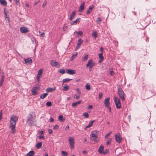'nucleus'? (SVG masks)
Masks as SVG:
<instances>
[{
	"instance_id": "f257e3e1",
	"label": "nucleus",
	"mask_w": 156,
	"mask_h": 156,
	"mask_svg": "<svg viewBox=\"0 0 156 156\" xmlns=\"http://www.w3.org/2000/svg\"><path fill=\"white\" fill-rule=\"evenodd\" d=\"M18 120L17 117L14 115H12L11 116L10 120V126L11 128V132L12 133H14L15 132V126L16 122Z\"/></svg>"
},
{
	"instance_id": "f03ea898",
	"label": "nucleus",
	"mask_w": 156,
	"mask_h": 156,
	"mask_svg": "<svg viewBox=\"0 0 156 156\" xmlns=\"http://www.w3.org/2000/svg\"><path fill=\"white\" fill-rule=\"evenodd\" d=\"M33 118L32 114H30L29 116L27 117V122L28 124L31 126L36 125V120L34 119H33Z\"/></svg>"
},
{
	"instance_id": "7ed1b4c3",
	"label": "nucleus",
	"mask_w": 156,
	"mask_h": 156,
	"mask_svg": "<svg viewBox=\"0 0 156 156\" xmlns=\"http://www.w3.org/2000/svg\"><path fill=\"white\" fill-rule=\"evenodd\" d=\"M118 94L122 101H124L126 95L121 88H118Z\"/></svg>"
},
{
	"instance_id": "20e7f679",
	"label": "nucleus",
	"mask_w": 156,
	"mask_h": 156,
	"mask_svg": "<svg viewBox=\"0 0 156 156\" xmlns=\"http://www.w3.org/2000/svg\"><path fill=\"white\" fill-rule=\"evenodd\" d=\"M114 102L116 105V107L117 109H119L121 108V104L119 99L116 97H114Z\"/></svg>"
},
{
	"instance_id": "39448f33",
	"label": "nucleus",
	"mask_w": 156,
	"mask_h": 156,
	"mask_svg": "<svg viewBox=\"0 0 156 156\" xmlns=\"http://www.w3.org/2000/svg\"><path fill=\"white\" fill-rule=\"evenodd\" d=\"M115 138L116 141L118 143L120 144L122 141V138L120 133H117L115 135Z\"/></svg>"
},
{
	"instance_id": "423d86ee",
	"label": "nucleus",
	"mask_w": 156,
	"mask_h": 156,
	"mask_svg": "<svg viewBox=\"0 0 156 156\" xmlns=\"http://www.w3.org/2000/svg\"><path fill=\"white\" fill-rule=\"evenodd\" d=\"M69 141L70 147L71 149H73L74 147V139L73 137H69L68 139Z\"/></svg>"
},
{
	"instance_id": "0eeeda50",
	"label": "nucleus",
	"mask_w": 156,
	"mask_h": 156,
	"mask_svg": "<svg viewBox=\"0 0 156 156\" xmlns=\"http://www.w3.org/2000/svg\"><path fill=\"white\" fill-rule=\"evenodd\" d=\"M43 71V69H41L39 70L38 71L37 76V80L38 82H39L40 81V79L41 76Z\"/></svg>"
},
{
	"instance_id": "6e6552de",
	"label": "nucleus",
	"mask_w": 156,
	"mask_h": 156,
	"mask_svg": "<svg viewBox=\"0 0 156 156\" xmlns=\"http://www.w3.org/2000/svg\"><path fill=\"white\" fill-rule=\"evenodd\" d=\"M20 31L22 33L25 34L29 31V29L26 27H22L20 28Z\"/></svg>"
},
{
	"instance_id": "1a4fd4ad",
	"label": "nucleus",
	"mask_w": 156,
	"mask_h": 156,
	"mask_svg": "<svg viewBox=\"0 0 156 156\" xmlns=\"http://www.w3.org/2000/svg\"><path fill=\"white\" fill-rule=\"evenodd\" d=\"M39 90V87L37 86H36L33 87L31 90V93L33 95H35L36 94L37 92V90Z\"/></svg>"
},
{
	"instance_id": "9d476101",
	"label": "nucleus",
	"mask_w": 156,
	"mask_h": 156,
	"mask_svg": "<svg viewBox=\"0 0 156 156\" xmlns=\"http://www.w3.org/2000/svg\"><path fill=\"white\" fill-rule=\"evenodd\" d=\"M110 98L108 97L105 99L104 102L106 107H108L110 106Z\"/></svg>"
},
{
	"instance_id": "9b49d317",
	"label": "nucleus",
	"mask_w": 156,
	"mask_h": 156,
	"mask_svg": "<svg viewBox=\"0 0 156 156\" xmlns=\"http://www.w3.org/2000/svg\"><path fill=\"white\" fill-rule=\"evenodd\" d=\"M95 65V63L93 62V60L92 59H90L88 62V63L86 65V67H87L89 66H90L92 67Z\"/></svg>"
},
{
	"instance_id": "f8f14e48",
	"label": "nucleus",
	"mask_w": 156,
	"mask_h": 156,
	"mask_svg": "<svg viewBox=\"0 0 156 156\" xmlns=\"http://www.w3.org/2000/svg\"><path fill=\"white\" fill-rule=\"evenodd\" d=\"M50 64L52 66H57L58 65H59H59L58 62L54 60H51L50 62Z\"/></svg>"
},
{
	"instance_id": "ddd939ff",
	"label": "nucleus",
	"mask_w": 156,
	"mask_h": 156,
	"mask_svg": "<svg viewBox=\"0 0 156 156\" xmlns=\"http://www.w3.org/2000/svg\"><path fill=\"white\" fill-rule=\"evenodd\" d=\"M67 73L70 75H73L76 73V71L73 69H66Z\"/></svg>"
},
{
	"instance_id": "4468645a",
	"label": "nucleus",
	"mask_w": 156,
	"mask_h": 156,
	"mask_svg": "<svg viewBox=\"0 0 156 156\" xmlns=\"http://www.w3.org/2000/svg\"><path fill=\"white\" fill-rule=\"evenodd\" d=\"M83 41L82 39H81L80 38L78 40V42L77 43V46L76 47V50H77V49L79 48L80 46L81 45Z\"/></svg>"
},
{
	"instance_id": "2eb2a0df",
	"label": "nucleus",
	"mask_w": 156,
	"mask_h": 156,
	"mask_svg": "<svg viewBox=\"0 0 156 156\" xmlns=\"http://www.w3.org/2000/svg\"><path fill=\"white\" fill-rule=\"evenodd\" d=\"M24 61H25V63L26 64H29L30 65L32 62V60L30 58L25 59Z\"/></svg>"
},
{
	"instance_id": "dca6fc26",
	"label": "nucleus",
	"mask_w": 156,
	"mask_h": 156,
	"mask_svg": "<svg viewBox=\"0 0 156 156\" xmlns=\"http://www.w3.org/2000/svg\"><path fill=\"white\" fill-rule=\"evenodd\" d=\"M85 5V3L83 2L82 3L81 5L80 6L79 8V11L80 12H82L83 9L84 8V5Z\"/></svg>"
},
{
	"instance_id": "f3484780",
	"label": "nucleus",
	"mask_w": 156,
	"mask_h": 156,
	"mask_svg": "<svg viewBox=\"0 0 156 156\" xmlns=\"http://www.w3.org/2000/svg\"><path fill=\"white\" fill-rule=\"evenodd\" d=\"M90 138L92 140H95V139L97 137V136L96 135V133H94V132L93 133H92L90 135Z\"/></svg>"
},
{
	"instance_id": "a211bd4d",
	"label": "nucleus",
	"mask_w": 156,
	"mask_h": 156,
	"mask_svg": "<svg viewBox=\"0 0 156 156\" xmlns=\"http://www.w3.org/2000/svg\"><path fill=\"white\" fill-rule=\"evenodd\" d=\"M56 90V87H54L53 88H51V87L48 88L46 89V92H51Z\"/></svg>"
},
{
	"instance_id": "6ab92c4d",
	"label": "nucleus",
	"mask_w": 156,
	"mask_h": 156,
	"mask_svg": "<svg viewBox=\"0 0 156 156\" xmlns=\"http://www.w3.org/2000/svg\"><path fill=\"white\" fill-rule=\"evenodd\" d=\"M95 122V120H92V121H90L89 122L88 125L84 129L85 130L87 128H90V127H91L92 126L93 123L94 122Z\"/></svg>"
},
{
	"instance_id": "aec40b11",
	"label": "nucleus",
	"mask_w": 156,
	"mask_h": 156,
	"mask_svg": "<svg viewBox=\"0 0 156 156\" xmlns=\"http://www.w3.org/2000/svg\"><path fill=\"white\" fill-rule=\"evenodd\" d=\"M99 57L100 58V60L99 61V62L100 63L103 60L104 57L103 56V53H99Z\"/></svg>"
},
{
	"instance_id": "412c9836",
	"label": "nucleus",
	"mask_w": 156,
	"mask_h": 156,
	"mask_svg": "<svg viewBox=\"0 0 156 156\" xmlns=\"http://www.w3.org/2000/svg\"><path fill=\"white\" fill-rule=\"evenodd\" d=\"M104 149V146L103 145H101L98 149V151L100 153H102Z\"/></svg>"
},
{
	"instance_id": "4be33fe9",
	"label": "nucleus",
	"mask_w": 156,
	"mask_h": 156,
	"mask_svg": "<svg viewBox=\"0 0 156 156\" xmlns=\"http://www.w3.org/2000/svg\"><path fill=\"white\" fill-rule=\"evenodd\" d=\"M5 78L4 75H2L1 77V80L0 82V87L2 86L3 84V82Z\"/></svg>"
},
{
	"instance_id": "5701e85b",
	"label": "nucleus",
	"mask_w": 156,
	"mask_h": 156,
	"mask_svg": "<svg viewBox=\"0 0 156 156\" xmlns=\"http://www.w3.org/2000/svg\"><path fill=\"white\" fill-rule=\"evenodd\" d=\"M76 12L74 11L72 12V14L70 15V17L69 18V20L70 21L72 20L74 18L75 15H76Z\"/></svg>"
},
{
	"instance_id": "b1692460",
	"label": "nucleus",
	"mask_w": 156,
	"mask_h": 156,
	"mask_svg": "<svg viewBox=\"0 0 156 156\" xmlns=\"http://www.w3.org/2000/svg\"><path fill=\"white\" fill-rule=\"evenodd\" d=\"M35 154V152L33 150L29 151L27 154V156H33Z\"/></svg>"
},
{
	"instance_id": "393cba45",
	"label": "nucleus",
	"mask_w": 156,
	"mask_h": 156,
	"mask_svg": "<svg viewBox=\"0 0 156 156\" xmlns=\"http://www.w3.org/2000/svg\"><path fill=\"white\" fill-rule=\"evenodd\" d=\"M81 101H82L81 100H80V101H77L76 102H75L74 103H73L72 104V106L73 107H75L78 104H80V103L81 102Z\"/></svg>"
},
{
	"instance_id": "a878e982",
	"label": "nucleus",
	"mask_w": 156,
	"mask_h": 156,
	"mask_svg": "<svg viewBox=\"0 0 156 156\" xmlns=\"http://www.w3.org/2000/svg\"><path fill=\"white\" fill-rule=\"evenodd\" d=\"M94 8V6L93 5H92L90 7L87 12V14L88 15H89Z\"/></svg>"
},
{
	"instance_id": "bb28decb",
	"label": "nucleus",
	"mask_w": 156,
	"mask_h": 156,
	"mask_svg": "<svg viewBox=\"0 0 156 156\" xmlns=\"http://www.w3.org/2000/svg\"><path fill=\"white\" fill-rule=\"evenodd\" d=\"M58 119L61 122H63L65 120V118H64L63 116L62 115H60L59 116Z\"/></svg>"
},
{
	"instance_id": "cd10ccee",
	"label": "nucleus",
	"mask_w": 156,
	"mask_h": 156,
	"mask_svg": "<svg viewBox=\"0 0 156 156\" xmlns=\"http://www.w3.org/2000/svg\"><path fill=\"white\" fill-rule=\"evenodd\" d=\"M77 55V53L76 52L74 53L72 55V56L70 60L72 61L76 57Z\"/></svg>"
},
{
	"instance_id": "c85d7f7f",
	"label": "nucleus",
	"mask_w": 156,
	"mask_h": 156,
	"mask_svg": "<svg viewBox=\"0 0 156 156\" xmlns=\"http://www.w3.org/2000/svg\"><path fill=\"white\" fill-rule=\"evenodd\" d=\"M0 3L2 5H6L7 4L5 0H0Z\"/></svg>"
},
{
	"instance_id": "c756f323",
	"label": "nucleus",
	"mask_w": 156,
	"mask_h": 156,
	"mask_svg": "<svg viewBox=\"0 0 156 156\" xmlns=\"http://www.w3.org/2000/svg\"><path fill=\"white\" fill-rule=\"evenodd\" d=\"M80 18H77L76 20L74 21H72L71 23V25H73L74 24H76L77 22L80 20Z\"/></svg>"
},
{
	"instance_id": "7c9ffc66",
	"label": "nucleus",
	"mask_w": 156,
	"mask_h": 156,
	"mask_svg": "<svg viewBox=\"0 0 156 156\" xmlns=\"http://www.w3.org/2000/svg\"><path fill=\"white\" fill-rule=\"evenodd\" d=\"M48 94L47 93H44L41 94L40 96V98L41 99H44V98Z\"/></svg>"
},
{
	"instance_id": "2f4dec72",
	"label": "nucleus",
	"mask_w": 156,
	"mask_h": 156,
	"mask_svg": "<svg viewBox=\"0 0 156 156\" xmlns=\"http://www.w3.org/2000/svg\"><path fill=\"white\" fill-rule=\"evenodd\" d=\"M42 147V143L41 142L38 143L36 145V147L37 148H40Z\"/></svg>"
},
{
	"instance_id": "473e14b6",
	"label": "nucleus",
	"mask_w": 156,
	"mask_h": 156,
	"mask_svg": "<svg viewBox=\"0 0 156 156\" xmlns=\"http://www.w3.org/2000/svg\"><path fill=\"white\" fill-rule=\"evenodd\" d=\"M58 72L62 74H64L65 72V70L64 69H60L58 70Z\"/></svg>"
},
{
	"instance_id": "72a5a7b5",
	"label": "nucleus",
	"mask_w": 156,
	"mask_h": 156,
	"mask_svg": "<svg viewBox=\"0 0 156 156\" xmlns=\"http://www.w3.org/2000/svg\"><path fill=\"white\" fill-rule=\"evenodd\" d=\"M102 21V19L100 17H98L96 20V22L98 24H100Z\"/></svg>"
},
{
	"instance_id": "f704fd0d",
	"label": "nucleus",
	"mask_w": 156,
	"mask_h": 156,
	"mask_svg": "<svg viewBox=\"0 0 156 156\" xmlns=\"http://www.w3.org/2000/svg\"><path fill=\"white\" fill-rule=\"evenodd\" d=\"M92 35L95 38L97 36V33L96 31H93L92 33Z\"/></svg>"
},
{
	"instance_id": "c9c22d12",
	"label": "nucleus",
	"mask_w": 156,
	"mask_h": 156,
	"mask_svg": "<svg viewBox=\"0 0 156 156\" xmlns=\"http://www.w3.org/2000/svg\"><path fill=\"white\" fill-rule=\"evenodd\" d=\"M65 86L63 87V90L64 91H66L69 89V87L66 84L64 85Z\"/></svg>"
},
{
	"instance_id": "e433bc0d",
	"label": "nucleus",
	"mask_w": 156,
	"mask_h": 156,
	"mask_svg": "<svg viewBox=\"0 0 156 156\" xmlns=\"http://www.w3.org/2000/svg\"><path fill=\"white\" fill-rule=\"evenodd\" d=\"M61 153L62 154L63 156H67L68 155V153L67 152L64 151H61Z\"/></svg>"
},
{
	"instance_id": "4c0bfd02",
	"label": "nucleus",
	"mask_w": 156,
	"mask_h": 156,
	"mask_svg": "<svg viewBox=\"0 0 156 156\" xmlns=\"http://www.w3.org/2000/svg\"><path fill=\"white\" fill-rule=\"evenodd\" d=\"M88 55H86L84 57L82 58V60L83 61H86L88 58Z\"/></svg>"
},
{
	"instance_id": "58836bf2",
	"label": "nucleus",
	"mask_w": 156,
	"mask_h": 156,
	"mask_svg": "<svg viewBox=\"0 0 156 156\" xmlns=\"http://www.w3.org/2000/svg\"><path fill=\"white\" fill-rule=\"evenodd\" d=\"M72 80V79H70L69 78H67L65 79H64L63 80V82L64 83L66 82L69 81V80Z\"/></svg>"
},
{
	"instance_id": "ea45409f",
	"label": "nucleus",
	"mask_w": 156,
	"mask_h": 156,
	"mask_svg": "<svg viewBox=\"0 0 156 156\" xmlns=\"http://www.w3.org/2000/svg\"><path fill=\"white\" fill-rule=\"evenodd\" d=\"M83 115V116H84L85 118H88L89 116V115L87 112L84 113Z\"/></svg>"
},
{
	"instance_id": "a19ab883",
	"label": "nucleus",
	"mask_w": 156,
	"mask_h": 156,
	"mask_svg": "<svg viewBox=\"0 0 156 156\" xmlns=\"http://www.w3.org/2000/svg\"><path fill=\"white\" fill-rule=\"evenodd\" d=\"M86 89L87 90H90V86L88 84H87L85 86Z\"/></svg>"
},
{
	"instance_id": "79ce46f5",
	"label": "nucleus",
	"mask_w": 156,
	"mask_h": 156,
	"mask_svg": "<svg viewBox=\"0 0 156 156\" xmlns=\"http://www.w3.org/2000/svg\"><path fill=\"white\" fill-rule=\"evenodd\" d=\"M39 33L41 37H44V32H41L40 31H39Z\"/></svg>"
},
{
	"instance_id": "37998d69",
	"label": "nucleus",
	"mask_w": 156,
	"mask_h": 156,
	"mask_svg": "<svg viewBox=\"0 0 156 156\" xmlns=\"http://www.w3.org/2000/svg\"><path fill=\"white\" fill-rule=\"evenodd\" d=\"M111 142V138H108L107 140L106 143L107 145L109 144Z\"/></svg>"
},
{
	"instance_id": "c03bdc74",
	"label": "nucleus",
	"mask_w": 156,
	"mask_h": 156,
	"mask_svg": "<svg viewBox=\"0 0 156 156\" xmlns=\"http://www.w3.org/2000/svg\"><path fill=\"white\" fill-rule=\"evenodd\" d=\"M77 34L78 35H80L81 36H83V32H82V31H81V30H79V31H78L77 32Z\"/></svg>"
},
{
	"instance_id": "a18cd8bd",
	"label": "nucleus",
	"mask_w": 156,
	"mask_h": 156,
	"mask_svg": "<svg viewBox=\"0 0 156 156\" xmlns=\"http://www.w3.org/2000/svg\"><path fill=\"white\" fill-rule=\"evenodd\" d=\"M59 128V126L58 125H56L53 126V129L55 130L58 129Z\"/></svg>"
},
{
	"instance_id": "49530a36",
	"label": "nucleus",
	"mask_w": 156,
	"mask_h": 156,
	"mask_svg": "<svg viewBox=\"0 0 156 156\" xmlns=\"http://www.w3.org/2000/svg\"><path fill=\"white\" fill-rule=\"evenodd\" d=\"M52 104L51 102L48 101L46 103V105L48 106H51Z\"/></svg>"
},
{
	"instance_id": "de8ad7c7",
	"label": "nucleus",
	"mask_w": 156,
	"mask_h": 156,
	"mask_svg": "<svg viewBox=\"0 0 156 156\" xmlns=\"http://www.w3.org/2000/svg\"><path fill=\"white\" fill-rule=\"evenodd\" d=\"M37 137L39 139H45V138L44 137V136L43 135H41V136H37Z\"/></svg>"
},
{
	"instance_id": "09e8293b",
	"label": "nucleus",
	"mask_w": 156,
	"mask_h": 156,
	"mask_svg": "<svg viewBox=\"0 0 156 156\" xmlns=\"http://www.w3.org/2000/svg\"><path fill=\"white\" fill-rule=\"evenodd\" d=\"M108 150L107 149L105 150V151H103L102 153L104 154H107L108 152Z\"/></svg>"
},
{
	"instance_id": "8fccbe9b",
	"label": "nucleus",
	"mask_w": 156,
	"mask_h": 156,
	"mask_svg": "<svg viewBox=\"0 0 156 156\" xmlns=\"http://www.w3.org/2000/svg\"><path fill=\"white\" fill-rule=\"evenodd\" d=\"M103 94L102 93H100L99 94V99H101L102 97Z\"/></svg>"
},
{
	"instance_id": "3c124183",
	"label": "nucleus",
	"mask_w": 156,
	"mask_h": 156,
	"mask_svg": "<svg viewBox=\"0 0 156 156\" xmlns=\"http://www.w3.org/2000/svg\"><path fill=\"white\" fill-rule=\"evenodd\" d=\"M14 1L17 5H20L19 0H14Z\"/></svg>"
},
{
	"instance_id": "603ef678",
	"label": "nucleus",
	"mask_w": 156,
	"mask_h": 156,
	"mask_svg": "<svg viewBox=\"0 0 156 156\" xmlns=\"http://www.w3.org/2000/svg\"><path fill=\"white\" fill-rule=\"evenodd\" d=\"M80 95H79H79H75L74 96V98H75V99H79L80 98Z\"/></svg>"
},
{
	"instance_id": "864d4df0",
	"label": "nucleus",
	"mask_w": 156,
	"mask_h": 156,
	"mask_svg": "<svg viewBox=\"0 0 156 156\" xmlns=\"http://www.w3.org/2000/svg\"><path fill=\"white\" fill-rule=\"evenodd\" d=\"M2 111L1 110L0 112V120H1L2 118Z\"/></svg>"
},
{
	"instance_id": "5fc2aeb1",
	"label": "nucleus",
	"mask_w": 156,
	"mask_h": 156,
	"mask_svg": "<svg viewBox=\"0 0 156 156\" xmlns=\"http://www.w3.org/2000/svg\"><path fill=\"white\" fill-rule=\"evenodd\" d=\"M4 15H7L8 11L5 10V8L4 9Z\"/></svg>"
},
{
	"instance_id": "6e6d98bb",
	"label": "nucleus",
	"mask_w": 156,
	"mask_h": 156,
	"mask_svg": "<svg viewBox=\"0 0 156 156\" xmlns=\"http://www.w3.org/2000/svg\"><path fill=\"white\" fill-rule=\"evenodd\" d=\"M76 91L78 92V93L80 95L81 94V92L79 88L76 89Z\"/></svg>"
},
{
	"instance_id": "4d7b16f0",
	"label": "nucleus",
	"mask_w": 156,
	"mask_h": 156,
	"mask_svg": "<svg viewBox=\"0 0 156 156\" xmlns=\"http://www.w3.org/2000/svg\"><path fill=\"white\" fill-rule=\"evenodd\" d=\"M111 133V131H110L107 135H106L105 136V138H107L109 136V135Z\"/></svg>"
},
{
	"instance_id": "13d9d810",
	"label": "nucleus",
	"mask_w": 156,
	"mask_h": 156,
	"mask_svg": "<svg viewBox=\"0 0 156 156\" xmlns=\"http://www.w3.org/2000/svg\"><path fill=\"white\" fill-rule=\"evenodd\" d=\"M47 2L45 1H44L43 3V5H42V7H44V6H45V5H46V4H47Z\"/></svg>"
},
{
	"instance_id": "bf43d9fd",
	"label": "nucleus",
	"mask_w": 156,
	"mask_h": 156,
	"mask_svg": "<svg viewBox=\"0 0 156 156\" xmlns=\"http://www.w3.org/2000/svg\"><path fill=\"white\" fill-rule=\"evenodd\" d=\"M110 73L112 76H113L114 74V73L112 71H111L110 72Z\"/></svg>"
},
{
	"instance_id": "052dcab7",
	"label": "nucleus",
	"mask_w": 156,
	"mask_h": 156,
	"mask_svg": "<svg viewBox=\"0 0 156 156\" xmlns=\"http://www.w3.org/2000/svg\"><path fill=\"white\" fill-rule=\"evenodd\" d=\"M48 131V133L50 134H51V133H52L53 132L52 130L51 129H49Z\"/></svg>"
},
{
	"instance_id": "680f3d73",
	"label": "nucleus",
	"mask_w": 156,
	"mask_h": 156,
	"mask_svg": "<svg viewBox=\"0 0 156 156\" xmlns=\"http://www.w3.org/2000/svg\"><path fill=\"white\" fill-rule=\"evenodd\" d=\"M49 121L50 122H52L54 121V119L52 118H51L49 119Z\"/></svg>"
},
{
	"instance_id": "e2e57ef3",
	"label": "nucleus",
	"mask_w": 156,
	"mask_h": 156,
	"mask_svg": "<svg viewBox=\"0 0 156 156\" xmlns=\"http://www.w3.org/2000/svg\"><path fill=\"white\" fill-rule=\"evenodd\" d=\"M92 107H93L92 105H89L87 107V108L88 109H91L92 108Z\"/></svg>"
},
{
	"instance_id": "0e129e2a",
	"label": "nucleus",
	"mask_w": 156,
	"mask_h": 156,
	"mask_svg": "<svg viewBox=\"0 0 156 156\" xmlns=\"http://www.w3.org/2000/svg\"><path fill=\"white\" fill-rule=\"evenodd\" d=\"M100 50L101 51V53H102L103 52L104 50H103V48L102 47H101L100 48Z\"/></svg>"
},
{
	"instance_id": "69168bd1",
	"label": "nucleus",
	"mask_w": 156,
	"mask_h": 156,
	"mask_svg": "<svg viewBox=\"0 0 156 156\" xmlns=\"http://www.w3.org/2000/svg\"><path fill=\"white\" fill-rule=\"evenodd\" d=\"M44 131L42 130H41L40 131L39 134H40L42 135L44 134Z\"/></svg>"
},
{
	"instance_id": "338daca9",
	"label": "nucleus",
	"mask_w": 156,
	"mask_h": 156,
	"mask_svg": "<svg viewBox=\"0 0 156 156\" xmlns=\"http://www.w3.org/2000/svg\"><path fill=\"white\" fill-rule=\"evenodd\" d=\"M69 128V126H67L65 128V130H66Z\"/></svg>"
},
{
	"instance_id": "774afa93",
	"label": "nucleus",
	"mask_w": 156,
	"mask_h": 156,
	"mask_svg": "<svg viewBox=\"0 0 156 156\" xmlns=\"http://www.w3.org/2000/svg\"><path fill=\"white\" fill-rule=\"evenodd\" d=\"M25 5L27 7H28L29 6V5L27 3L25 4Z\"/></svg>"
}]
</instances>
